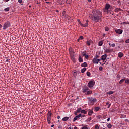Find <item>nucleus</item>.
Here are the masks:
<instances>
[{"mask_svg":"<svg viewBox=\"0 0 129 129\" xmlns=\"http://www.w3.org/2000/svg\"><path fill=\"white\" fill-rule=\"evenodd\" d=\"M119 11H121V9H120V8H116L115 9V12H116V13H118V12H119Z\"/></svg>","mask_w":129,"mask_h":129,"instance_id":"obj_31","label":"nucleus"},{"mask_svg":"<svg viewBox=\"0 0 129 129\" xmlns=\"http://www.w3.org/2000/svg\"><path fill=\"white\" fill-rule=\"evenodd\" d=\"M61 118V117L60 116H57V119H60Z\"/></svg>","mask_w":129,"mask_h":129,"instance_id":"obj_56","label":"nucleus"},{"mask_svg":"<svg viewBox=\"0 0 129 129\" xmlns=\"http://www.w3.org/2000/svg\"><path fill=\"white\" fill-rule=\"evenodd\" d=\"M115 33H116V34H119V35H121V34H122V32H123V30L120 29H116L115 30Z\"/></svg>","mask_w":129,"mask_h":129,"instance_id":"obj_6","label":"nucleus"},{"mask_svg":"<svg viewBox=\"0 0 129 129\" xmlns=\"http://www.w3.org/2000/svg\"><path fill=\"white\" fill-rule=\"evenodd\" d=\"M99 126H100V125H98V124H96L95 126V129H99Z\"/></svg>","mask_w":129,"mask_h":129,"instance_id":"obj_34","label":"nucleus"},{"mask_svg":"<svg viewBox=\"0 0 129 129\" xmlns=\"http://www.w3.org/2000/svg\"><path fill=\"white\" fill-rule=\"evenodd\" d=\"M87 98L89 105H94V103L96 102V98H94L93 97H88Z\"/></svg>","mask_w":129,"mask_h":129,"instance_id":"obj_2","label":"nucleus"},{"mask_svg":"<svg viewBox=\"0 0 129 129\" xmlns=\"http://www.w3.org/2000/svg\"><path fill=\"white\" fill-rule=\"evenodd\" d=\"M81 72L82 73H84V72H85V71H86V68H84L81 69Z\"/></svg>","mask_w":129,"mask_h":129,"instance_id":"obj_32","label":"nucleus"},{"mask_svg":"<svg viewBox=\"0 0 129 129\" xmlns=\"http://www.w3.org/2000/svg\"><path fill=\"white\" fill-rule=\"evenodd\" d=\"M83 27L84 28H86V27H88V22H86L85 24H83Z\"/></svg>","mask_w":129,"mask_h":129,"instance_id":"obj_30","label":"nucleus"},{"mask_svg":"<svg viewBox=\"0 0 129 129\" xmlns=\"http://www.w3.org/2000/svg\"><path fill=\"white\" fill-rule=\"evenodd\" d=\"M70 57L73 62H75V57H74V52L72 50H69Z\"/></svg>","mask_w":129,"mask_h":129,"instance_id":"obj_4","label":"nucleus"},{"mask_svg":"<svg viewBox=\"0 0 129 129\" xmlns=\"http://www.w3.org/2000/svg\"><path fill=\"white\" fill-rule=\"evenodd\" d=\"M91 119H92L91 117H90L87 119L86 121H90Z\"/></svg>","mask_w":129,"mask_h":129,"instance_id":"obj_43","label":"nucleus"},{"mask_svg":"<svg viewBox=\"0 0 129 129\" xmlns=\"http://www.w3.org/2000/svg\"><path fill=\"white\" fill-rule=\"evenodd\" d=\"M18 2L21 4L22 3V0H18Z\"/></svg>","mask_w":129,"mask_h":129,"instance_id":"obj_55","label":"nucleus"},{"mask_svg":"<svg viewBox=\"0 0 129 129\" xmlns=\"http://www.w3.org/2000/svg\"><path fill=\"white\" fill-rule=\"evenodd\" d=\"M81 113H83L84 114H87V111L85 110H82L81 111Z\"/></svg>","mask_w":129,"mask_h":129,"instance_id":"obj_19","label":"nucleus"},{"mask_svg":"<svg viewBox=\"0 0 129 129\" xmlns=\"http://www.w3.org/2000/svg\"><path fill=\"white\" fill-rule=\"evenodd\" d=\"M110 106H111V104H109L108 106V108H109V107H110Z\"/></svg>","mask_w":129,"mask_h":129,"instance_id":"obj_54","label":"nucleus"},{"mask_svg":"<svg viewBox=\"0 0 129 129\" xmlns=\"http://www.w3.org/2000/svg\"><path fill=\"white\" fill-rule=\"evenodd\" d=\"M9 27H11V23L10 22L7 21L3 25V30H6L8 28H9Z\"/></svg>","mask_w":129,"mask_h":129,"instance_id":"obj_3","label":"nucleus"},{"mask_svg":"<svg viewBox=\"0 0 129 129\" xmlns=\"http://www.w3.org/2000/svg\"><path fill=\"white\" fill-rule=\"evenodd\" d=\"M124 81H125V79H122L119 81V84H121V83H123V82H124Z\"/></svg>","mask_w":129,"mask_h":129,"instance_id":"obj_28","label":"nucleus"},{"mask_svg":"<svg viewBox=\"0 0 129 129\" xmlns=\"http://www.w3.org/2000/svg\"><path fill=\"white\" fill-rule=\"evenodd\" d=\"M79 62H80V63H82V62H83V59L81 58V56H79Z\"/></svg>","mask_w":129,"mask_h":129,"instance_id":"obj_22","label":"nucleus"},{"mask_svg":"<svg viewBox=\"0 0 129 129\" xmlns=\"http://www.w3.org/2000/svg\"><path fill=\"white\" fill-rule=\"evenodd\" d=\"M78 22L79 23V22H80V20L78 19Z\"/></svg>","mask_w":129,"mask_h":129,"instance_id":"obj_64","label":"nucleus"},{"mask_svg":"<svg viewBox=\"0 0 129 129\" xmlns=\"http://www.w3.org/2000/svg\"><path fill=\"white\" fill-rule=\"evenodd\" d=\"M123 25H125V24L128 25L129 23L128 22H123Z\"/></svg>","mask_w":129,"mask_h":129,"instance_id":"obj_48","label":"nucleus"},{"mask_svg":"<svg viewBox=\"0 0 129 129\" xmlns=\"http://www.w3.org/2000/svg\"><path fill=\"white\" fill-rule=\"evenodd\" d=\"M85 116V115L83 114V115H82V117H84Z\"/></svg>","mask_w":129,"mask_h":129,"instance_id":"obj_58","label":"nucleus"},{"mask_svg":"<svg viewBox=\"0 0 129 129\" xmlns=\"http://www.w3.org/2000/svg\"><path fill=\"white\" fill-rule=\"evenodd\" d=\"M117 78H118L119 79H120V76L119 75H117Z\"/></svg>","mask_w":129,"mask_h":129,"instance_id":"obj_50","label":"nucleus"},{"mask_svg":"<svg viewBox=\"0 0 129 129\" xmlns=\"http://www.w3.org/2000/svg\"><path fill=\"white\" fill-rule=\"evenodd\" d=\"M125 43H126V44H128V43H129V39H127V40L125 41Z\"/></svg>","mask_w":129,"mask_h":129,"instance_id":"obj_49","label":"nucleus"},{"mask_svg":"<svg viewBox=\"0 0 129 129\" xmlns=\"http://www.w3.org/2000/svg\"><path fill=\"white\" fill-rule=\"evenodd\" d=\"M107 127H108V128H111V127H112V125L111 124H108V125H107Z\"/></svg>","mask_w":129,"mask_h":129,"instance_id":"obj_38","label":"nucleus"},{"mask_svg":"<svg viewBox=\"0 0 129 129\" xmlns=\"http://www.w3.org/2000/svg\"><path fill=\"white\" fill-rule=\"evenodd\" d=\"M87 66H88L87 63L86 62H84L81 64L82 67H87Z\"/></svg>","mask_w":129,"mask_h":129,"instance_id":"obj_20","label":"nucleus"},{"mask_svg":"<svg viewBox=\"0 0 129 129\" xmlns=\"http://www.w3.org/2000/svg\"><path fill=\"white\" fill-rule=\"evenodd\" d=\"M83 53H85L83 54V56L85 57V59H88V55L86 54V51H84Z\"/></svg>","mask_w":129,"mask_h":129,"instance_id":"obj_12","label":"nucleus"},{"mask_svg":"<svg viewBox=\"0 0 129 129\" xmlns=\"http://www.w3.org/2000/svg\"><path fill=\"white\" fill-rule=\"evenodd\" d=\"M82 114H80L78 116L79 117V118H80V117H82Z\"/></svg>","mask_w":129,"mask_h":129,"instance_id":"obj_51","label":"nucleus"},{"mask_svg":"<svg viewBox=\"0 0 129 129\" xmlns=\"http://www.w3.org/2000/svg\"><path fill=\"white\" fill-rule=\"evenodd\" d=\"M5 12H8L10 11V8L9 7H7L4 9Z\"/></svg>","mask_w":129,"mask_h":129,"instance_id":"obj_35","label":"nucleus"},{"mask_svg":"<svg viewBox=\"0 0 129 129\" xmlns=\"http://www.w3.org/2000/svg\"><path fill=\"white\" fill-rule=\"evenodd\" d=\"M81 129H88V128L85 126L82 127Z\"/></svg>","mask_w":129,"mask_h":129,"instance_id":"obj_42","label":"nucleus"},{"mask_svg":"<svg viewBox=\"0 0 129 129\" xmlns=\"http://www.w3.org/2000/svg\"><path fill=\"white\" fill-rule=\"evenodd\" d=\"M125 83L127 84H129V79L127 78L125 81Z\"/></svg>","mask_w":129,"mask_h":129,"instance_id":"obj_36","label":"nucleus"},{"mask_svg":"<svg viewBox=\"0 0 129 129\" xmlns=\"http://www.w3.org/2000/svg\"><path fill=\"white\" fill-rule=\"evenodd\" d=\"M92 62L93 63V64H98L97 59L94 58L92 60Z\"/></svg>","mask_w":129,"mask_h":129,"instance_id":"obj_16","label":"nucleus"},{"mask_svg":"<svg viewBox=\"0 0 129 129\" xmlns=\"http://www.w3.org/2000/svg\"><path fill=\"white\" fill-rule=\"evenodd\" d=\"M74 129H77V127H76V126L74 127Z\"/></svg>","mask_w":129,"mask_h":129,"instance_id":"obj_63","label":"nucleus"},{"mask_svg":"<svg viewBox=\"0 0 129 129\" xmlns=\"http://www.w3.org/2000/svg\"><path fill=\"white\" fill-rule=\"evenodd\" d=\"M99 63L100 64V65H102V66H103V65H104V63H101V62H99Z\"/></svg>","mask_w":129,"mask_h":129,"instance_id":"obj_59","label":"nucleus"},{"mask_svg":"<svg viewBox=\"0 0 129 129\" xmlns=\"http://www.w3.org/2000/svg\"><path fill=\"white\" fill-rule=\"evenodd\" d=\"M109 8H110V5H109V4L107 3L105 5V10L108 11V9H109Z\"/></svg>","mask_w":129,"mask_h":129,"instance_id":"obj_13","label":"nucleus"},{"mask_svg":"<svg viewBox=\"0 0 129 129\" xmlns=\"http://www.w3.org/2000/svg\"><path fill=\"white\" fill-rule=\"evenodd\" d=\"M82 109H81V108H79L77 109L76 112L75 113V115H77V113H79V112H81Z\"/></svg>","mask_w":129,"mask_h":129,"instance_id":"obj_11","label":"nucleus"},{"mask_svg":"<svg viewBox=\"0 0 129 129\" xmlns=\"http://www.w3.org/2000/svg\"><path fill=\"white\" fill-rule=\"evenodd\" d=\"M79 24L82 27H83V24H82V23H81V22H79Z\"/></svg>","mask_w":129,"mask_h":129,"instance_id":"obj_45","label":"nucleus"},{"mask_svg":"<svg viewBox=\"0 0 129 129\" xmlns=\"http://www.w3.org/2000/svg\"><path fill=\"white\" fill-rule=\"evenodd\" d=\"M105 30L106 31V32H108V31H109V28L106 27Z\"/></svg>","mask_w":129,"mask_h":129,"instance_id":"obj_40","label":"nucleus"},{"mask_svg":"<svg viewBox=\"0 0 129 129\" xmlns=\"http://www.w3.org/2000/svg\"><path fill=\"white\" fill-rule=\"evenodd\" d=\"M106 58H107V55L106 54H104L101 56V59L104 61V60H106Z\"/></svg>","mask_w":129,"mask_h":129,"instance_id":"obj_8","label":"nucleus"},{"mask_svg":"<svg viewBox=\"0 0 129 129\" xmlns=\"http://www.w3.org/2000/svg\"><path fill=\"white\" fill-rule=\"evenodd\" d=\"M73 74L74 77H76V76H77V71H73Z\"/></svg>","mask_w":129,"mask_h":129,"instance_id":"obj_18","label":"nucleus"},{"mask_svg":"<svg viewBox=\"0 0 129 129\" xmlns=\"http://www.w3.org/2000/svg\"><path fill=\"white\" fill-rule=\"evenodd\" d=\"M97 118L98 119H100V118H101V116L100 115H99L97 116Z\"/></svg>","mask_w":129,"mask_h":129,"instance_id":"obj_53","label":"nucleus"},{"mask_svg":"<svg viewBox=\"0 0 129 129\" xmlns=\"http://www.w3.org/2000/svg\"><path fill=\"white\" fill-rule=\"evenodd\" d=\"M6 62H8V63H10V62H11V60H10V59H7V60H6Z\"/></svg>","mask_w":129,"mask_h":129,"instance_id":"obj_52","label":"nucleus"},{"mask_svg":"<svg viewBox=\"0 0 129 129\" xmlns=\"http://www.w3.org/2000/svg\"><path fill=\"white\" fill-rule=\"evenodd\" d=\"M86 44H87L88 46H90L91 44H93V41L91 39H89L86 42Z\"/></svg>","mask_w":129,"mask_h":129,"instance_id":"obj_7","label":"nucleus"},{"mask_svg":"<svg viewBox=\"0 0 129 129\" xmlns=\"http://www.w3.org/2000/svg\"><path fill=\"white\" fill-rule=\"evenodd\" d=\"M107 121H109L110 120V118H108L107 119Z\"/></svg>","mask_w":129,"mask_h":129,"instance_id":"obj_57","label":"nucleus"},{"mask_svg":"<svg viewBox=\"0 0 129 129\" xmlns=\"http://www.w3.org/2000/svg\"><path fill=\"white\" fill-rule=\"evenodd\" d=\"M83 27L84 28H86V27H88V22H86L85 24H83Z\"/></svg>","mask_w":129,"mask_h":129,"instance_id":"obj_29","label":"nucleus"},{"mask_svg":"<svg viewBox=\"0 0 129 129\" xmlns=\"http://www.w3.org/2000/svg\"><path fill=\"white\" fill-rule=\"evenodd\" d=\"M47 117H52V113L50 112H48L47 114Z\"/></svg>","mask_w":129,"mask_h":129,"instance_id":"obj_33","label":"nucleus"},{"mask_svg":"<svg viewBox=\"0 0 129 129\" xmlns=\"http://www.w3.org/2000/svg\"><path fill=\"white\" fill-rule=\"evenodd\" d=\"M78 118H79V117H78V116H75L74 119H73V121L74 122L75 121H76V120H77Z\"/></svg>","mask_w":129,"mask_h":129,"instance_id":"obj_26","label":"nucleus"},{"mask_svg":"<svg viewBox=\"0 0 129 129\" xmlns=\"http://www.w3.org/2000/svg\"><path fill=\"white\" fill-rule=\"evenodd\" d=\"M94 58H95V59H98L99 58V55L96 54Z\"/></svg>","mask_w":129,"mask_h":129,"instance_id":"obj_39","label":"nucleus"},{"mask_svg":"<svg viewBox=\"0 0 129 129\" xmlns=\"http://www.w3.org/2000/svg\"><path fill=\"white\" fill-rule=\"evenodd\" d=\"M91 93H92V91L91 90H88L87 91V92L86 93V94H87V95H89V94H91Z\"/></svg>","mask_w":129,"mask_h":129,"instance_id":"obj_23","label":"nucleus"},{"mask_svg":"<svg viewBox=\"0 0 129 129\" xmlns=\"http://www.w3.org/2000/svg\"><path fill=\"white\" fill-rule=\"evenodd\" d=\"M93 16L90 17L91 20L94 21L96 23L101 22L102 18V12L98 10H94L92 11Z\"/></svg>","mask_w":129,"mask_h":129,"instance_id":"obj_1","label":"nucleus"},{"mask_svg":"<svg viewBox=\"0 0 129 129\" xmlns=\"http://www.w3.org/2000/svg\"><path fill=\"white\" fill-rule=\"evenodd\" d=\"M111 52H112V50L111 49H105V53H110Z\"/></svg>","mask_w":129,"mask_h":129,"instance_id":"obj_24","label":"nucleus"},{"mask_svg":"<svg viewBox=\"0 0 129 129\" xmlns=\"http://www.w3.org/2000/svg\"><path fill=\"white\" fill-rule=\"evenodd\" d=\"M87 75L89 77H90V75H91V74L90 73V72H87Z\"/></svg>","mask_w":129,"mask_h":129,"instance_id":"obj_37","label":"nucleus"},{"mask_svg":"<svg viewBox=\"0 0 129 129\" xmlns=\"http://www.w3.org/2000/svg\"><path fill=\"white\" fill-rule=\"evenodd\" d=\"M111 47H112L113 48H114V47H115V43H113L111 44Z\"/></svg>","mask_w":129,"mask_h":129,"instance_id":"obj_44","label":"nucleus"},{"mask_svg":"<svg viewBox=\"0 0 129 129\" xmlns=\"http://www.w3.org/2000/svg\"><path fill=\"white\" fill-rule=\"evenodd\" d=\"M102 45H103V42L102 41H99L98 43V46H99V47H101Z\"/></svg>","mask_w":129,"mask_h":129,"instance_id":"obj_25","label":"nucleus"},{"mask_svg":"<svg viewBox=\"0 0 129 129\" xmlns=\"http://www.w3.org/2000/svg\"><path fill=\"white\" fill-rule=\"evenodd\" d=\"M93 113V111L92 110H89V112L88 114V115H89V116H91Z\"/></svg>","mask_w":129,"mask_h":129,"instance_id":"obj_15","label":"nucleus"},{"mask_svg":"<svg viewBox=\"0 0 129 129\" xmlns=\"http://www.w3.org/2000/svg\"><path fill=\"white\" fill-rule=\"evenodd\" d=\"M79 39H80V40H83V36H80Z\"/></svg>","mask_w":129,"mask_h":129,"instance_id":"obj_47","label":"nucleus"},{"mask_svg":"<svg viewBox=\"0 0 129 129\" xmlns=\"http://www.w3.org/2000/svg\"><path fill=\"white\" fill-rule=\"evenodd\" d=\"M114 93V92L113 91H109L107 92V94H108L109 95H111V94H113Z\"/></svg>","mask_w":129,"mask_h":129,"instance_id":"obj_27","label":"nucleus"},{"mask_svg":"<svg viewBox=\"0 0 129 129\" xmlns=\"http://www.w3.org/2000/svg\"><path fill=\"white\" fill-rule=\"evenodd\" d=\"M68 119H69V117H64V118H62V120H63V121H67V120H68Z\"/></svg>","mask_w":129,"mask_h":129,"instance_id":"obj_21","label":"nucleus"},{"mask_svg":"<svg viewBox=\"0 0 129 129\" xmlns=\"http://www.w3.org/2000/svg\"><path fill=\"white\" fill-rule=\"evenodd\" d=\"M117 3H118V4H119V3H120V0H118V1H117Z\"/></svg>","mask_w":129,"mask_h":129,"instance_id":"obj_61","label":"nucleus"},{"mask_svg":"<svg viewBox=\"0 0 129 129\" xmlns=\"http://www.w3.org/2000/svg\"><path fill=\"white\" fill-rule=\"evenodd\" d=\"M102 69H103V68H102V67H100L99 68V70H100V71H102Z\"/></svg>","mask_w":129,"mask_h":129,"instance_id":"obj_41","label":"nucleus"},{"mask_svg":"<svg viewBox=\"0 0 129 129\" xmlns=\"http://www.w3.org/2000/svg\"><path fill=\"white\" fill-rule=\"evenodd\" d=\"M88 90H89V88H88L87 87H84L83 89V91L84 93H86Z\"/></svg>","mask_w":129,"mask_h":129,"instance_id":"obj_10","label":"nucleus"},{"mask_svg":"<svg viewBox=\"0 0 129 129\" xmlns=\"http://www.w3.org/2000/svg\"><path fill=\"white\" fill-rule=\"evenodd\" d=\"M118 56L119 58H122V57H123V53H122V52L118 53Z\"/></svg>","mask_w":129,"mask_h":129,"instance_id":"obj_14","label":"nucleus"},{"mask_svg":"<svg viewBox=\"0 0 129 129\" xmlns=\"http://www.w3.org/2000/svg\"><path fill=\"white\" fill-rule=\"evenodd\" d=\"M52 120V117H48L47 118V121L48 123V124H50L51 123V120Z\"/></svg>","mask_w":129,"mask_h":129,"instance_id":"obj_9","label":"nucleus"},{"mask_svg":"<svg viewBox=\"0 0 129 129\" xmlns=\"http://www.w3.org/2000/svg\"><path fill=\"white\" fill-rule=\"evenodd\" d=\"M54 125L53 124V125H52L51 126V127H54Z\"/></svg>","mask_w":129,"mask_h":129,"instance_id":"obj_60","label":"nucleus"},{"mask_svg":"<svg viewBox=\"0 0 129 129\" xmlns=\"http://www.w3.org/2000/svg\"><path fill=\"white\" fill-rule=\"evenodd\" d=\"M95 84V82L94 81H90L89 83H88V87L89 88H92L94 86V85Z\"/></svg>","mask_w":129,"mask_h":129,"instance_id":"obj_5","label":"nucleus"},{"mask_svg":"<svg viewBox=\"0 0 129 129\" xmlns=\"http://www.w3.org/2000/svg\"><path fill=\"white\" fill-rule=\"evenodd\" d=\"M101 109V108L99 107H95V111H96V112H97V111H99V110H100Z\"/></svg>","mask_w":129,"mask_h":129,"instance_id":"obj_17","label":"nucleus"},{"mask_svg":"<svg viewBox=\"0 0 129 129\" xmlns=\"http://www.w3.org/2000/svg\"><path fill=\"white\" fill-rule=\"evenodd\" d=\"M88 22H89V21H88V20H87L86 23H88Z\"/></svg>","mask_w":129,"mask_h":129,"instance_id":"obj_62","label":"nucleus"},{"mask_svg":"<svg viewBox=\"0 0 129 129\" xmlns=\"http://www.w3.org/2000/svg\"><path fill=\"white\" fill-rule=\"evenodd\" d=\"M101 60V59H97V62H98V64L99 62H100Z\"/></svg>","mask_w":129,"mask_h":129,"instance_id":"obj_46","label":"nucleus"}]
</instances>
